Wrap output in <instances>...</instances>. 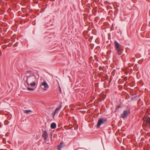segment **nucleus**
<instances>
[{
	"label": "nucleus",
	"mask_w": 150,
	"mask_h": 150,
	"mask_svg": "<svg viewBox=\"0 0 150 150\" xmlns=\"http://www.w3.org/2000/svg\"><path fill=\"white\" fill-rule=\"evenodd\" d=\"M35 77L33 75H30L27 77L26 83L28 85L34 86L36 84L35 82Z\"/></svg>",
	"instance_id": "f257e3e1"
},
{
	"label": "nucleus",
	"mask_w": 150,
	"mask_h": 150,
	"mask_svg": "<svg viewBox=\"0 0 150 150\" xmlns=\"http://www.w3.org/2000/svg\"><path fill=\"white\" fill-rule=\"evenodd\" d=\"M107 120L106 119L104 118H100V119L98 122L97 125V128H98L100 127V125L101 124H105L106 121Z\"/></svg>",
	"instance_id": "f03ea898"
},
{
	"label": "nucleus",
	"mask_w": 150,
	"mask_h": 150,
	"mask_svg": "<svg viewBox=\"0 0 150 150\" xmlns=\"http://www.w3.org/2000/svg\"><path fill=\"white\" fill-rule=\"evenodd\" d=\"M130 113V111L129 110H124L122 114L121 115V117L123 118L126 117Z\"/></svg>",
	"instance_id": "7ed1b4c3"
},
{
	"label": "nucleus",
	"mask_w": 150,
	"mask_h": 150,
	"mask_svg": "<svg viewBox=\"0 0 150 150\" xmlns=\"http://www.w3.org/2000/svg\"><path fill=\"white\" fill-rule=\"evenodd\" d=\"M48 87L49 86L47 84L45 81H44L41 85V88L44 90H47L48 88Z\"/></svg>",
	"instance_id": "20e7f679"
},
{
	"label": "nucleus",
	"mask_w": 150,
	"mask_h": 150,
	"mask_svg": "<svg viewBox=\"0 0 150 150\" xmlns=\"http://www.w3.org/2000/svg\"><path fill=\"white\" fill-rule=\"evenodd\" d=\"M144 125H149L150 127V117H147L145 119L144 122Z\"/></svg>",
	"instance_id": "39448f33"
},
{
	"label": "nucleus",
	"mask_w": 150,
	"mask_h": 150,
	"mask_svg": "<svg viewBox=\"0 0 150 150\" xmlns=\"http://www.w3.org/2000/svg\"><path fill=\"white\" fill-rule=\"evenodd\" d=\"M42 137L43 138L44 140H46L48 137L47 133L45 130L42 131Z\"/></svg>",
	"instance_id": "423d86ee"
},
{
	"label": "nucleus",
	"mask_w": 150,
	"mask_h": 150,
	"mask_svg": "<svg viewBox=\"0 0 150 150\" xmlns=\"http://www.w3.org/2000/svg\"><path fill=\"white\" fill-rule=\"evenodd\" d=\"M65 146L64 142H62L58 145L57 149L58 150H60L62 148L64 147Z\"/></svg>",
	"instance_id": "0eeeda50"
},
{
	"label": "nucleus",
	"mask_w": 150,
	"mask_h": 150,
	"mask_svg": "<svg viewBox=\"0 0 150 150\" xmlns=\"http://www.w3.org/2000/svg\"><path fill=\"white\" fill-rule=\"evenodd\" d=\"M118 54L120 55L122 53V50L120 46L115 48Z\"/></svg>",
	"instance_id": "6e6552de"
},
{
	"label": "nucleus",
	"mask_w": 150,
	"mask_h": 150,
	"mask_svg": "<svg viewBox=\"0 0 150 150\" xmlns=\"http://www.w3.org/2000/svg\"><path fill=\"white\" fill-rule=\"evenodd\" d=\"M56 125L54 122L52 123L50 125V127L52 129H55L56 128Z\"/></svg>",
	"instance_id": "1a4fd4ad"
},
{
	"label": "nucleus",
	"mask_w": 150,
	"mask_h": 150,
	"mask_svg": "<svg viewBox=\"0 0 150 150\" xmlns=\"http://www.w3.org/2000/svg\"><path fill=\"white\" fill-rule=\"evenodd\" d=\"M114 44L115 45V48L120 46L118 42H117L116 41H115Z\"/></svg>",
	"instance_id": "9d476101"
},
{
	"label": "nucleus",
	"mask_w": 150,
	"mask_h": 150,
	"mask_svg": "<svg viewBox=\"0 0 150 150\" xmlns=\"http://www.w3.org/2000/svg\"><path fill=\"white\" fill-rule=\"evenodd\" d=\"M62 105H59L57 108H56L55 109L57 112L58 111L62 108Z\"/></svg>",
	"instance_id": "9b49d317"
},
{
	"label": "nucleus",
	"mask_w": 150,
	"mask_h": 150,
	"mask_svg": "<svg viewBox=\"0 0 150 150\" xmlns=\"http://www.w3.org/2000/svg\"><path fill=\"white\" fill-rule=\"evenodd\" d=\"M31 112V111L30 110H26L24 111V112L26 114H28L29 112Z\"/></svg>",
	"instance_id": "f8f14e48"
},
{
	"label": "nucleus",
	"mask_w": 150,
	"mask_h": 150,
	"mask_svg": "<svg viewBox=\"0 0 150 150\" xmlns=\"http://www.w3.org/2000/svg\"><path fill=\"white\" fill-rule=\"evenodd\" d=\"M57 112H58L55 110L53 114V117H54L55 116L56 113Z\"/></svg>",
	"instance_id": "ddd939ff"
},
{
	"label": "nucleus",
	"mask_w": 150,
	"mask_h": 150,
	"mask_svg": "<svg viewBox=\"0 0 150 150\" xmlns=\"http://www.w3.org/2000/svg\"><path fill=\"white\" fill-rule=\"evenodd\" d=\"M27 89L30 91H33L34 90V88H30V87H28L27 88Z\"/></svg>",
	"instance_id": "4468645a"
},
{
	"label": "nucleus",
	"mask_w": 150,
	"mask_h": 150,
	"mask_svg": "<svg viewBox=\"0 0 150 150\" xmlns=\"http://www.w3.org/2000/svg\"><path fill=\"white\" fill-rule=\"evenodd\" d=\"M124 79L125 81H126L127 80V77H125L124 78Z\"/></svg>",
	"instance_id": "2eb2a0df"
},
{
	"label": "nucleus",
	"mask_w": 150,
	"mask_h": 150,
	"mask_svg": "<svg viewBox=\"0 0 150 150\" xmlns=\"http://www.w3.org/2000/svg\"><path fill=\"white\" fill-rule=\"evenodd\" d=\"M59 91H60V93H61V88L60 87H59Z\"/></svg>",
	"instance_id": "dca6fc26"
},
{
	"label": "nucleus",
	"mask_w": 150,
	"mask_h": 150,
	"mask_svg": "<svg viewBox=\"0 0 150 150\" xmlns=\"http://www.w3.org/2000/svg\"><path fill=\"white\" fill-rule=\"evenodd\" d=\"M1 51H0V56H1Z\"/></svg>",
	"instance_id": "f3484780"
},
{
	"label": "nucleus",
	"mask_w": 150,
	"mask_h": 150,
	"mask_svg": "<svg viewBox=\"0 0 150 150\" xmlns=\"http://www.w3.org/2000/svg\"><path fill=\"white\" fill-rule=\"evenodd\" d=\"M30 71H27V72H30Z\"/></svg>",
	"instance_id": "a211bd4d"
},
{
	"label": "nucleus",
	"mask_w": 150,
	"mask_h": 150,
	"mask_svg": "<svg viewBox=\"0 0 150 150\" xmlns=\"http://www.w3.org/2000/svg\"><path fill=\"white\" fill-rule=\"evenodd\" d=\"M10 150H13L12 149H11Z\"/></svg>",
	"instance_id": "6ab92c4d"
}]
</instances>
